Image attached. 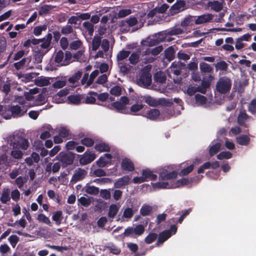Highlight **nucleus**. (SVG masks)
<instances>
[{
    "mask_svg": "<svg viewBox=\"0 0 256 256\" xmlns=\"http://www.w3.org/2000/svg\"><path fill=\"white\" fill-rule=\"evenodd\" d=\"M8 142L12 146L13 149L26 150L29 146L28 140L19 134H14L8 137Z\"/></svg>",
    "mask_w": 256,
    "mask_h": 256,
    "instance_id": "f257e3e1",
    "label": "nucleus"
},
{
    "mask_svg": "<svg viewBox=\"0 0 256 256\" xmlns=\"http://www.w3.org/2000/svg\"><path fill=\"white\" fill-rule=\"evenodd\" d=\"M28 108L25 106H20L18 104L7 106V112H6L4 118L9 120L12 118H20L23 116L27 112Z\"/></svg>",
    "mask_w": 256,
    "mask_h": 256,
    "instance_id": "f03ea898",
    "label": "nucleus"
},
{
    "mask_svg": "<svg viewBox=\"0 0 256 256\" xmlns=\"http://www.w3.org/2000/svg\"><path fill=\"white\" fill-rule=\"evenodd\" d=\"M232 82L230 80L226 77H222L219 78L216 84V90L221 94H226L231 88Z\"/></svg>",
    "mask_w": 256,
    "mask_h": 256,
    "instance_id": "7ed1b4c3",
    "label": "nucleus"
},
{
    "mask_svg": "<svg viewBox=\"0 0 256 256\" xmlns=\"http://www.w3.org/2000/svg\"><path fill=\"white\" fill-rule=\"evenodd\" d=\"M144 102L150 106L156 107L159 105H164L170 106L172 102L164 98L156 99L150 96H144L143 97Z\"/></svg>",
    "mask_w": 256,
    "mask_h": 256,
    "instance_id": "20e7f679",
    "label": "nucleus"
},
{
    "mask_svg": "<svg viewBox=\"0 0 256 256\" xmlns=\"http://www.w3.org/2000/svg\"><path fill=\"white\" fill-rule=\"evenodd\" d=\"M144 232V226L142 224H138L135 228L129 226L126 228L123 234L126 237L136 238V236H140Z\"/></svg>",
    "mask_w": 256,
    "mask_h": 256,
    "instance_id": "39448f33",
    "label": "nucleus"
},
{
    "mask_svg": "<svg viewBox=\"0 0 256 256\" xmlns=\"http://www.w3.org/2000/svg\"><path fill=\"white\" fill-rule=\"evenodd\" d=\"M33 38L30 39L31 43L34 45H36L42 42L40 46L42 49H48L50 46V44L52 40V34L50 33H48L44 38H36L34 36Z\"/></svg>",
    "mask_w": 256,
    "mask_h": 256,
    "instance_id": "423d86ee",
    "label": "nucleus"
},
{
    "mask_svg": "<svg viewBox=\"0 0 256 256\" xmlns=\"http://www.w3.org/2000/svg\"><path fill=\"white\" fill-rule=\"evenodd\" d=\"M74 159V154L72 152H61L58 154V160L62 163V168H66L73 164Z\"/></svg>",
    "mask_w": 256,
    "mask_h": 256,
    "instance_id": "0eeeda50",
    "label": "nucleus"
},
{
    "mask_svg": "<svg viewBox=\"0 0 256 256\" xmlns=\"http://www.w3.org/2000/svg\"><path fill=\"white\" fill-rule=\"evenodd\" d=\"M138 84L142 88H146L152 84V75L147 71H142L137 80Z\"/></svg>",
    "mask_w": 256,
    "mask_h": 256,
    "instance_id": "6e6552de",
    "label": "nucleus"
},
{
    "mask_svg": "<svg viewBox=\"0 0 256 256\" xmlns=\"http://www.w3.org/2000/svg\"><path fill=\"white\" fill-rule=\"evenodd\" d=\"M186 8V2L184 0H176V2L170 8L172 14H176Z\"/></svg>",
    "mask_w": 256,
    "mask_h": 256,
    "instance_id": "1a4fd4ad",
    "label": "nucleus"
},
{
    "mask_svg": "<svg viewBox=\"0 0 256 256\" xmlns=\"http://www.w3.org/2000/svg\"><path fill=\"white\" fill-rule=\"evenodd\" d=\"M178 172L175 171L168 172L166 170H163L159 174V180H172L177 178Z\"/></svg>",
    "mask_w": 256,
    "mask_h": 256,
    "instance_id": "9d476101",
    "label": "nucleus"
},
{
    "mask_svg": "<svg viewBox=\"0 0 256 256\" xmlns=\"http://www.w3.org/2000/svg\"><path fill=\"white\" fill-rule=\"evenodd\" d=\"M108 108L110 110H115L118 112L128 114V110L126 106L118 101L112 102L108 106Z\"/></svg>",
    "mask_w": 256,
    "mask_h": 256,
    "instance_id": "9b49d317",
    "label": "nucleus"
},
{
    "mask_svg": "<svg viewBox=\"0 0 256 256\" xmlns=\"http://www.w3.org/2000/svg\"><path fill=\"white\" fill-rule=\"evenodd\" d=\"M185 68L186 64L184 62L175 61L172 64L170 70L172 72L178 76L180 75L181 70Z\"/></svg>",
    "mask_w": 256,
    "mask_h": 256,
    "instance_id": "f8f14e48",
    "label": "nucleus"
},
{
    "mask_svg": "<svg viewBox=\"0 0 256 256\" xmlns=\"http://www.w3.org/2000/svg\"><path fill=\"white\" fill-rule=\"evenodd\" d=\"M96 158V156L94 153H88L86 151L80 158V162L82 165H86L94 160Z\"/></svg>",
    "mask_w": 256,
    "mask_h": 256,
    "instance_id": "ddd939ff",
    "label": "nucleus"
},
{
    "mask_svg": "<svg viewBox=\"0 0 256 256\" xmlns=\"http://www.w3.org/2000/svg\"><path fill=\"white\" fill-rule=\"evenodd\" d=\"M86 174L87 172L86 170L81 168H78L76 170L71 181L76 183L77 182L82 180L86 177Z\"/></svg>",
    "mask_w": 256,
    "mask_h": 256,
    "instance_id": "4468645a",
    "label": "nucleus"
},
{
    "mask_svg": "<svg viewBox=\"0 0 256 256\" xmlns=\"http://www.w3.org/2000/svg\"><path fill=\"white\" fill-rule=\"evenodd\" d=\"M121 168L124 170L132 172L134 170V166L130 159L128 158H124L122 160L121 162Z\"/></svg>",
    "mask_w": 256,
    "mask_h": 256,
    "instance_id": "2eb2a0df",
    "label": "nucleus"
},
{
    "mask_svg": "<svg viewBox=\"0 0 256 256\" xmlns=\"http://www.w3.org/2000/svg\"><path fill=\"white\" fill-rule=\"evenodd\" d=\"M50 47H49L48 49H44V50H40L38 49L35 50L34 52V58L35 62L38 63H40L42 62L44 56L50 50Z\"/></svg>",
    "mask_w": 256,
    "mask_h": 256,
    "instance_id": "dca6fc26",
    "label": "nucleus"
},
{
    "mask_svg": "<svg viewBox=\"0 0 256 256\" xmlns=\"http://www.w3.org/2000/svg\"><path fill=\"white\" fill-rule=\"evenodd\" d=\"M172 236V234L168 230H164L160 232L158 236V240L156 243V246H159L160 244H162L164 242L168 240Z\"/></svg>",
    "mask_w": 256,
    "mask_h": 256,
    "instance_id": "f3484780",
    "label": "nucleus"
},
{
    "mask_svg": "<svg viewBox=\"0 0 256 256\" xmlns=\"http://www.w3.org/2000/svg\"><path fill=\"white\" fill-rule=\"evenodd\" d=\"M214 16L211 14H204L198 16L195 19L194 23L196 24H200L210 22L213 18Z\"/></svg>",
    "mask_w": 256,
    "mask_h": 256,
    "instance_id": "a211bd4d",
    "label": "nucleus"
},
{
    "mask_svg": "<svg viewBox=\"0 0 256 256\" xmlns=\"http://www.w3.org/2000/svg\"><path fill=\"white\" fill-rule=\"evenodd\" d=\"M130 178L128 176H124L116 180L114 183V188H121L128 184Z\"/></svg>",
    "mask_w": 256,
    "mask_h": 256,
    "instance_id": "6ab92c4d",
    "label": "nucleus"
},
{
    "mask_svg": "<svg viewBox=\"0 0 256 256\" xmlns=\"http://www.w3.org/2000/svg\"><path fill=\"white\" fill-rule=\"evenodd\" d=\"M160 114L158 110L152 108L148 111L144 116L152 120H156L159 118Z\"/></svg>",
    "mask_w": 256,
    "mask_h": 256,
    "instance_id": "aec40b11",
    "label": "nucleus"
},
{
    "mask_svg": "<svg viewBox=\"0 0 256 256\" xmlns=\"http://www.w3.org/2000/svg\"><path fill=\"white\" fill-rule=\"evenodd\" d=\"M30 62V56L24 58H22L20 61L14 63V66L17 70H18L22 68L24 66H26V65L29 64Z\"/></svg>",
    "mask_w": 256,
    "mask_h": 256,
    "instance_id": "412c9836",
    "label": "nucleus"
},
{
    "mask_svg": "<svg viewBox=\"0 0 256 256\" xmlns=\"http://www.w3.org/2000/svg\"><path fill=\"white\" fill-rule=\"evenodd\" d=\"M54 8L56 6L52 5L44 4L39 8L38 14L40 16L48 14L50 13Z\"/></svg>",
    "mask_w": 256,
    "mask_h": 256,
    "instance_id": "4be33fe9",
    "label": "nucleus"
},
{
    "mask_svg": "<svg viewBox=\"0 0 256 256\" xmlns=\"http://www.w3.org/2000/svg\"><path fill=\"white\" fill-rule=\"evenodd\" d=\"M236 142L240 146H247L249 144L250 139L246 134H240L236 138Z\"/></svg>",
    "mask_w": 256,
    "mask_h": 256,
    "instance_id": "5701e85b",
    "label": "nucleus"
},
{
    "mask_svg": "<svg viewBox=\"0 0 256 256\" xmlns=\"http://www.w3.org/2000/svg\"><path fill=\"white\" fill-rule=\"evenodd\" d=\"M142 175L144 176V180H146V181L148 180H155L157 178V176L153 174L152 172L148 168L143 170L142 171Z\"/></svg>",
    "mask_w": 256,
    "mask_h": 256,
    "instance_id": "b1692460",
    "label": "nucleus"
},
{
    "mask_svg": "<svg viewBox=\"0 0 256 256\" xmlns=\"http://www.w3.org/2000/svg\"><path fill=\"white\" fill-rule=\"evenodd\" d=\"M153 211V207L148 204H143L140 210V214L143 216H150Z\"/></svg>",
    "mask_w": 256,
    "mask_h": 256,
    "instance_id": "393cba45",
    "label": "nucleus"
},
{
    "mask_svg": "<svg viewBox=\"0 0 256 256\" xmlns=\"http://www.w3.org/2000/svg\"><path fill=\"white\" fill-rule=\"evenodd\" d=\"M60 32L64 35H68L70 34H72L74 38H77V34L76 32L74 31L72 26L68 24L62 28Z\"/></svg>",
    "mask_w": 256,
    "mask_h": 256,
    "instance_id": "a878e982",
    "label": "nucleus"
},
{
    "mask_svg": "<svg viewBox=\"0 0 256 256\" xmlns=\"http://www.w3.org/2000/svg\"><path fill=\"white\" fill-rule=\"evenodd\" d=\"M208 6L210 8L215 12H219L222 8V4L218 0H214L208 3Z\"/></svg>",
    "mask_w": 256,
    "mask_h": 256,
    "instance_id": "bb28decb",
    "label": "nucleus"
},
{
    "mask_svg": "<svg viewBox=\"0 0 256 256\" xmlns=\"http://www.w3.org/2000/svg\"><path fill=\"white\" fill-rule=\"evenodd\" d=\"M94 148L99 152H109L110 151V147L108 144L104 142H100L96 144L94 146Z\"/></svg>",
    "mask_w": 256,
    "mask_h": 256,
    "instance_id": "cd10ccee",
    "label": "nucleus"
},
{
    "mask_svg": "<svg viewBox=\"0 0 256 256\" xmlns=\"http://www.w3.org/2000/svg\"><path fill=\"white\" fill-rule=\"evenodd\" d=\"M196 18V16H188L182 21L181 26L183 27H186L193 25L194 22Z\"/></svg>",
    "mask_w": 256,
    "mask_h": 256,
    "instance_id": "c85d7f7f",
    "label": "nucleus"
},
{
    "mask_svg": "<svg viewBox=\"0 0 256 256\" xmlns=\"http://www.w3.org/2000/svg\"><path fill=\"white\" fill-rule=\"evenodd\" d=\"M64 60V53L62 50H58L56 52L54 61L56 63L58 64V66H60V64L63 63Z\"/></svg>",
    "mask_w": 256,
    "mask_h": 256,
    "instance_id": "c756f323",
    "label": "nucleus"
},
{
    "mask_svg": "<svg viewBox=\"0 0 256 256\" xmlns=\"http://www.w3.org/2000/svg\"><path fill=\"white\" fill-rule=\"evenodd\" d=\"M125 23H126L130 27H131L135 26L138 23V20L136 17L131 16L128 18L122 20L121 22L120 26H124Z\"/></svg>",
    "mask_w": 256,
    "mask_h": 256,
    "instance_id": "7c9ffc66",
    "label": "nucleus"
},
{
    "mask_svg": "<svg viewBox=\"0 0 256 256\" xmlns=\"http://www.w3.org/2000/svg\"><path fill=\"white\" fill-rule=\"evenodd\" d=\"M175 52L172 46L167 48L164 51L165 58L169 61L172 60L174 58Z\"/></svg>",
    "mask_w": 256,
    "mask_h": 256,
    "instance_id": "2f4dec72",
    "label": "nucleus"
},
{
    "mask_svg": "<svg viewBox=\"0 0 256 256\" xmlns=\"http://www.w3.org/2000/svg\"><path fill=\"white\" fill-rule=\"evenodd\" d=\"M62 219L63 216L62 211L58 210L53 214L52 220L56 222V224L57 225H60L61 224Z\"/></svg>",
    "mask_w": 256,
    "mask_h": 256,
    "instance_id": "473e14b6",
    "label": "nucleus"
},
{
    "mask_svg": "<svg viewBox=\"0 0 256 256\" xmlns=\"http://www.w3.org/2000/svg\"><path fill=\"white\" fill-rule=\"evenodd\" d=\"M248 118V116L245 112H240L238 116V122L240 126H244Z\"/></svg>",
    "mask_w": 256,
    "mask_h": 256,
    "instance_id": "72a5a7b5",
    "label": "nucleus"
},
{
    "mask_svg": "<svg viewBox=\"0 0 256 256\" xmlns=\"http://www.w3.org/2000/svg\"><path fill=\"white\" fill-rule=\"evenodd\" d=\"M154 80L156 82L163 84L166 81V76L162 72H158L154 75Z\"/></svg>",
    "mask_w": 256,
    "mask_h": 256,
    "instance_id": "f704fd0d",
    "label": "nucleus"
},
{
    "mask_svg": "<svg viewBox=\"0 0 256 256\" xmlns=\"http://www.w3.org/2000/svg\"><path fill=\"white\" fill-rule=\"evenodd\" d=\"M73 58L72 54L70 52L66 50L65 52L64 55V60L63 63L60 64V66H66L69 64L72 61V58Z\"/></svg>",
    "mask_w": 256,
    "mask_h": 256,
    "instance_id": "c9c22d12",
    "label": "nucleus"
},
{
    "mask_svg": "<svg viewBox=\"0 0 256 256\" xmlns=\"http://www.w3.org/2000/svg\"><path fill=\"white\" fill-rule=\"evenodd\" d=\"M197 92L204 94L206 92V90L200 89V86L196 87L194 86H189L188 88L187 93L190 96H193Z\"/></svg>",
    "mask_w": 256,
    "mask_h": 256,
    "instance_id": "e433bc0d",
    "label": "nucleus"
},
{
    "mask_svg": "<svg viewBox=\"0 0 256 256\" xmlns=\"http://www.w3.org/2000/svg\"><path fill=\"white\" fill-rule=\"evenodd\" d=\"M102 42L100 36H95L92 40V50H96L101 44Z\"/></svg>",
    "mask_w": 256,
    "mask_h": 256,
    "instance_id": "4c0bfd02",
    "label": "nucleus"
},
{
    "mask_svg": "<svg viewBox=\"0 0 256 256\" xmlns=\"http://www.w3.org/2000/svg\"><path fill=\"white\" fill-rule=\"evenodd\" d=\"M90 94L96 96L98 99L102 102H106L108 98V94L106 92L101 93L98 94L97 92H90Z\"/></svg>",
    "mask_w": 256,
    "mask_h": 256,
    "instance_id": "58836bf2",
    "label": "nucleus"
},
{
    "mask_svg": "<svg viewBox=\"0 0 256 256\" xmlns=\"http://www.w3.org/2000/svg\"><path fill=\"white\" fill-rule=\"evenodd\" d=\"M220 148L221 144L220 142H217L211 146L209 150V154L210 156H212L217 154L220 150Z\"/></svg>",
    "mask_w": 256,
    "mask_h": 256,
    "instance_id": "ea45409f",
    "label": "nucleus"
},
{
    "mask_svg": "<svg viewBox=\"0 0 256 256\" xmlns=\"http://www.w3.org/2000/svg\"><path fill=\"white\" fill-rule=\"evenodd\" d=\"M154 186L158 188H172L170 184L166 182H164V180H160L155 183Z\"/></svg>",
    "mask_w": 256,
    "mask_h": 256,
    "instance_id": "a19ab883",
    "label": "nucleus"
},
{
    "mask_svg": "<svg viewBox=\"0 0 256 256\" xmlns=\"http://www.w3.org/2000/svg\"><path fill=\"white\" fill-rule=\"evenodd\" d=\"M119 208L115 204H112L109 208L108 216L110 218H114L117 214Z\"/></svg>",
    "mask_w": 256,
    "mask_h": 256,
    "instance_id": "79ce46f5",
    "label": "nucleus"
},
{
    "mask_svg": "<svg viewBox=\"0 0 256 256\" xmlns=\"http://www.w3.org/2000/svg\"><path fill=\"white\" fill-rule=\"evenodd\" d=\"M130 52L128 50H122L118 52L116 58L118 62L122 61L127 58L130 54Z\"/></svg>",
    "mask_w": 256,
    "mask_h": 256,
    "instance_id": "37998d69",
    "label": "nucleus"
},
{
    "mask_svg": "<svg viewBox=\"0 0 256 256\" xmlns=\"http://www.w3.org/2000/svg\"><path fill=\"white\" fill-rule=\"evenodd\" d=\"M99 188L94 186H86V192L92 195H97L99 193Z\"/></svg>",
    "mask_w": 256,
    "mask_h": 256,
    "instance_id": "c03bdc74",
    "label": "nucleus"
},
{
    "mask_svg": "<svg viewBox=\"0 0 256 256\" xmlns=\"http://www.w3.org/2000/svg\"><path fill=\"white\" fill-rule=\"evenodd\" d=\"M158 235L156 233L150 232L144 238V242L150 244L154 242L158 238Z\"/></svg>",
    "mask_w": 256,
    "mask_h": 256,
    "instance_id": "a18cd8bd",
    "label": "nucleus"
},
{
    "mask_svg": "<svg viewBox=\"0 0 256 256\" xmlns=\"http://www.w3.org/2000/svg\"><path fill=\"white\" fill-rule=\"evenodd\" d=\"M82 71H78L77 72H76L74 75H72L71 77H70L68 78V81L70 82V83L72 84H74L80 79L82 76Z\"/></svg>",
    "mask_w": 256,
    "mask_h": 256,
    "instance_id": "49530a36",
    "label": "nucleus"
},
{
    "mask_svg": "<svg viewBox=\"0 0 256 256\" xmlns=\"http://www.w3.org/2000/svg\"><path fill=\"white\" fill-rule=\"evenodd\" d=\"M46 29L47 26L46 24L35 26L34 28L33 34L36 36H39L42 34V31H46Z\"/></svg>",
    "mask_w": 256,
    "mask_h": 256,
    "instance_id": "de8ad7c7",
    "label": "nucleus"
},
{
    "mask_svg": "<svg viewBox=\"0 0 256 256\" xmlns=\"http://www.w3.org/2000/svg\"><path fill=\"white\" fill-rule=\"evenodd\" d=\"M200 70L204 73H210L212 72V68L210 64L206 62H201L200 64Z\"/></svg>",
    "mask_w": 256,
    "mask_h": 256,
    "instance_id": "09e8293b",
    "label": "nucleus"
},
{
    "mask_svg": "<svg viewBox=\"0 0 256 256\" xmlns=\"http://www.w3.org/2000/svg\"><path fill=\"white\" fill-rule=\"evenodd\" d=\"M82 26L88 32V34L92 36L94 31L93 24L90 22H83Z\"/></svg>",
    "mask_w": 256,
    "mask_h": 256,
    "instance_id": "8fccbe9b",
    "label": "nucleus"
},
{
    "mask_svg": "<svg viewBox=\"0 0 256 256\" xmlns=\"http://www.w3.org/2000/svg\"><path fill=\"white\" fill-rule=\"evenodd\" d=\"M232 156V154L231 152L228 151H223L220 152L219 154L216 156L218 160L223 159H229Z\"/></svg>",
    "mask_w": 256,
    "mask_h": 256,
    "instance_id": "3c124183",
    "label": "nucleus"
},
{
    "mask_svg": "<svg viewBox=\"0 0 256 256\" xmlns=\"http://www.w3.org/2000/svg\"><path fill=\"white\" fill-rule=\"evenodd\" d=\"M68 100L72 104H78L81 102V96L80 95H70L68 96Z\"/></svg>",
    "mask_w": 256,
    "mask_h": 256,
    "instance_id": "603ef678",
    "label": "nucleus"
},
{
    "mask_svg": "<svg viewBox=\"0 0 256 256\" xmlns=\"http://www.w3.org/2000/svg\"><path fill=\"white\" fill-rule=\"evenodd\" d=\"M80 143L86 147H90L94 144V141L91 138L86 137L81 140Z\"/></svg>",
    "mask_w": 256,
    "mask_h": 256,
    "instance_id": "864d4df0",
    "label": "nucleus"
},
{
    "mask_svg": "<svg viewBox=\"0 0 256 256\" xmlns=\"http://www.w3.org/2000/svg\"><path fill=\"white\" fill-rule=\"evenodd\" d=\"M140 54L138 53L133 52L129 57L128 60L131 64L135 65L138 62Z\"/></svg>",
    "mask_w": 256,
    "mask_h": 256,
    "instance_id": "5fc2aeb1",
    "label": "nucleus"
},
{
    "mask_svg": "<svg viewBox=\"0 0 256 256\" xmlns=\"http://www.w3.org/2000/svg\"><path fill=\"white\" fill-rule=\"evenodd\" d=\"M37 220L39 222L44 223L49 226L50 225L51 222L48 218L42 214H40L38 216Z\"/></svg>",
    "mask_w": 256,
    "mask_h": 256,
    "instance_id": "6e6d98bb",
    "label": "nucleus"
},
{
    "mask_svg": "<svg viewBox=\"0 0 256 256\" xmlns=\"http://www.w3.org/2000/svg\"><path fill=\"white\" fill-rule=\"evenodd\" d=\"M215 67L217 70L225 71L227 70L228 65L225 61L222 60L217 62L215 65Z\"/></svg>",
    "mask_w": 256,
    "mask_h": 256,
    "instance_id": "4d7b16f0",
    "label": "nucleus"
},
{
    "mask_svg": "<svg viewBox=\"0 0 256 256\" xmlns=\"http://www.w3.org/2000/svg\"><path fill=\"white\" fill-rule=\"evenodd\" d=\"M107 248L110 253L118 255L121 252V250L114 244L107 246Z\"/></svg>",
    "mask_w": 256,
    "mask_h": 256,
    "instance_id": "13d9d810",
    "label": "nucleus"
},
{
    "mask_svg": "<svg viewBox=\"0 0 256 256\" xmlns=\"http://www.w3.org/2000/svg\"><path fill=\"white\" fill-rule=\"evenodd\" d=\"M111 94L116 96H120L122 94V88L120 86H116L112 87L110 90Z\"/></svg>",
    "mask_w": 256,
    "mask_h": 256,
    "instance_id": "bf43d9fd",
    "label": "nucleus"
},
{
    "mask_svg": "<svg viewBox=\"0 0 256 256\" xmlns=\"http://www.w3.org/2000/svg\"><path fill=\"white\" fill-rule=\"evenodd\" d=\"M101 47L102 48L104 52L106 53V56H108L109 54L108 53H106L108 51L110 48V42L107 39H104L101 44Z\"/></svg>",
    "mask_w": 256,
    "mask_h": 256,
    "instance_id": "052dcab7",
    "label": "nucleus"
},
{
    "mask_svg": "<svg viewBox=\"0 0 256 256\" xmlns=\"http://www.w3.org/2000/svg\"><path fill=\"white\" fill-rule=\"evenodd\" d=\"M99 74V71L98 70H94L90 74L88 80L87 82V86H90L94 82V78Z\"/></svg>",
    "mask_w": 256,
    "mask_h": 256,
    "instance_id": "680f3d73",
    "label": "nucleus"
},
{
    "mask_svg": "<svg viewBox=\"0 0 256 256\" xmlns=\"http://www.w3.org/2000/svg\"><path fill=\"white\" fill-rule=\"evenodd\" d=\"M82 44V42L80 40H74L70 43V48L71 50H76L79 48Z\"/></svg>",
    "mask_w": 256,
    "mask_h": 256,
    "instance_id": "e2e57ef3",
    "label": "nucleus"
},
{
    "mask_svg": "<svg viewBox=\"0 0 256 256\" xmlns=\"http://www.w3.org/2000/svg\"><path fill=\"white\" fill-rule=\"evenodd\" d=\"M111 194L110 190H101L100 191V196L102 198L108 200L110 198Z\"/></svg>",
    "mask_w": 256,
    "mask_h": 256,
    "instance_id": "0e129e2a",
    "label": "nucleus"
},
{
    "mask_svg": "<svg viewBox=\"0 0 256 256\" xmlns=\"http://www.w3.org/2000/svg\"><path fill=\"white\" fill-rule=\"evenodd\" d=\"M134 215V211L132 208H126L124 211L122 217L127 218H130Z\"/></svg>",
    "mask_w": 256,
    "mask_h": 256,
    "instance_id": "69168bd1",
    "label": "nucleus"
},
{
    "mask_svg": "<svg viewBox=\"0 0 256 256\" xmlns=\"http://www.w3.org/2000/svg\"><path fill=\"white\" fill-rule=\"evenodd\" d=\"M11 156L16 159H20L23 156V152L20 149H13Z\"/></svg>",
    "mask_w": 256,
    "mask_h": 256,
    "instance_id": "338daca9",
    "label": "nucleus"
},
{
    "mask_svg": "<svg viewBox=\"0 0 256 256\" xmlns=\"http://www.w3.org/2000/svg\"><path fill=\"white\" fill-rule=\"evenodd\" d=\"M248 111L252 114H256V99H253L248 107Z\"/></svg>",
    "mask_w": 256,
    "mask_h": 256,
    "instance_id": "774afa93",
    "label": "nucleus"
}]
</instances>
